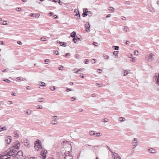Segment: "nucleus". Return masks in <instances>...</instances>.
Returning a JSON list of instances; mask_svg holds the SVG:
<instances>
[{
  "label": "nucleus",
  "mask_w": 159,
  "mask_h": 159,
  "mask_svg": "<svg viewBox=\"0 0 159 159\" xmlns=\"http://www.w3.org/2000/svg\"><path fill=\"white\" fill-rule=\"evenodd\" d=\"M17 150L14 148V147H11L7 150V152L9 156H12L13 155L16 154Z\"/></svg>",
  "instance_id": "obj_1"
},
{
  "label": "nucleus",
  "mask_w": 159,
  "mask_h": 159,
  "mask_svg": "<svg viewBox=\"0 0 159 159\" xmlns=\"http://www.w3.org/2000/svg\"><path fill=\"white\" fill-rule=\"evenodd\" d=\"M42 148L41 143L40 141L38 139V140L36 141L34 143V148L38 151L39 149L42 150Z\"/></svg>",
  "instance_id": "obj_2"
},
{
  "label": "nucleus",
  "mask_w": 159,
  "mask_h": 159,
  "mask_svg": "<svg viewBox=\"0 0 159 159\" xmlns=\"http://www.w3.org/2000/svg\"><path fill=\"white\" fill-rule=\"evenodd\" d=\"M7 150L5 151L3 155L0 156L1 159H10V157H8L9 155L7 154Z\"/></svg>",
  "instance_id": "obj_3"
},
{
  "label": "nucleus",
  "mask_w": 159,
  "mask_h": 159,
  "mask_svg": "<svg viewBox=\"0 0 159 159\" xmlns=\"http://www.w3.org/2000/svg\"><path fill=\"white\" fill-rule=\"evenodd\" d=\"M47 152V150H42L40 152V155L42 157V158L44 159L46 157V153Z\"/></svg>",
  "instance_id": "obj_4"
},
{
  "label": "nucleus",
  "mask_w": 159,
  "mask_h": 159,
  "mask_svg": "<svg viewBox=\"0 0 159 159\" xmlns=\"http://www.w3.org/2000/svg\"><path fill=\"white\" fill-rule=\"evenodd\" d=\"M11 140V136H8L6 139H5V142L7 143L6 145L7 144H10Z\"/></svg>",
  "instance_id": "obj_5"
},
{
  "label": "nucleus",
  "mask_w": 159,
  "mask_h": 159,
  "mask_svg": "<svg viewBox=\"0 0 159 159\" xmlns=\"http://www.w3.org/2000/svg\"><path fill=\"white\" fill-rule=\"evenodd\" d=\"M153 54H150L148 57V61H151L153 60L154 58L153 57Z\"/></svg>",
  "instance_id": "obj_6"
},
{
  "label": "nucleus",
  "mask_w": 159,
  "mask_h": 159,
  "mask_svg": "<svg viewBox=\"0 0 159 159\" xmlns=\"http://www.w3.org/2000/svg\"><path fill=\"white\" fill-rule=\"evenodd\" d=\"M86 28V29H87L88 30H86V31L87 32H89V28H90V25L87 22L85 24V26Z\"/></svg>",
  "instance_id": "obj_7"
},
{
  "label": "nucleus",
  "mask_w": 159,
  "mask_h": 159,
  "mask_svg": "<svg viewBox=\"0 0 159 159\" xmlns=\"http://www.w3.org/2000/svg\"><path fill=\"white\" fill-rule=\"evenodd\" d=\"M20 143H19L15 144L12 147H14V148H15L16 150H18L20 146Z\"/></svg>",
  "instance_id": "obj_8"
},
{
  "label": "nucleus",
  "mask_w": 159,
  "mask_h": 159,
  "mask_svg": "<svg viewBox=\"0 0 159 159\" xmlns=\"http://www.w3.org/2000/svg\"><path fill=\"white\" fill-rule=\"evenodd\" d=\"M129 73L128 70H123L122 72V74L124 76H125Z\"/></svg>",
  "instance_id": "obj_9"
},
{
  "label": "nucleus",
  "mask_w": 159,
  "mask_h": 159,
  "mask_svg": "<svg viewBox=\"0 0 159 159\" xmlns=\"http://www.w3.org/2000/svg\"><path fill=\"white\" fill-rule=\"evenodd\" d=\"M84 12L86 13H90V15H89V16H92V13L91 11H89L87 9V8H84Z\"/></svg>",
  "instance_id": "obj_10"
},
{
  "label": "nucleus",
  "mask_w": 159,
  "mask_h": 159,
  "mask_svg": "<svg viewBox=\"0 0 159 159\" xmlns=\"http://www.w3.org/2000/svg\"><path fill=\"white\" fill-rule=\"evenodd\" d=\"M72 156L70 155H66L64 157V159H72Z\"/></svg>",
  "instance_id": "obj_11"
},
{
  "label": "nucleus",
  "mask_w": 159,
  "mask_h": 159,
  "mask_svg": "<svg viewBox=\"0 0 159 159\" xmlns=\"http://www.w3.org/2000/svg\"><path fill=\"white\" fill-rule=\"evenodd\" d=\"M23 152L21 151H19L17 152V154H16V155L18 156H17L19 157L20 158V156H23Z\"/></svg>",
  "instance_id": "obj_12"
},
{
  "label": "nucleus",
  "mask_w": 159,
  "mask_h": 159,
  "mask_svg": "<svg viewBox=\"0 0 159 159\" xmlns=\"http://www.w3.org/2000/svg\"><path fill=\"white\" fill-rule=\"evenodd\" d=\"M155 150L153 148H151L148 149V152H149L150 153H155Z\"/></svg>",
  "instance_id": "obj_13"
},
{
  "label": "nucleus",
  "mask_w": 159,
  "mask_h": 159,
  "mask_svg": "<svg viewBox=\"0 0 159 159\" xmlns=\"http://www.w3.org/2000/svg\"><path fill=\"white\" fill-rule=\"evenodd\" d=\"M115 155H114V159H120L119 156H118V154L115 152H114Z\"/></svg>",
  "instance_id": "obj_14"
},
{
  "label": "nucleus",
  "mask_w": 159,
  "mask_h": 159,
  "mask_svg": "<svg viewBox=\"0 0 159 159\" xmlns=\"http://www.w3.org/2000/svg\"><path fill=\"white\" fill-rule=\"evenodd\" d=\"M59 44L61 46L66 47V43L65 42H59Z\"/></svg>",
  "instance_id": "obj_15"
},
{
  "label": "nucleus",
  "mask_w": 159,
  "mask_h": 159,
  "mask_svg": "<svg viewBox=\"0 0 159 159\" xmlns=\"http://www.w3.org/2000/svg\"><path fill=\"white\" fill-rule=\"evenodd\" d=\"M75 12L76 13L75 15V16H78V15L80 17V15L78 10H77V9H75Z\"/></svg>",
  "instance_id": "obj_16"
},
{
  "label": "nucleus",
  "mask_w": 159,
  "mask_h": 159,
  "mask_svg": "<svg viewBox=\"0 0 159 159\" xmlns=\"http://www.w3.org/2000/svg\"><path fill=\"white\" fill-rule=\"evenodd\" d=\"M76 33L74 32L73 31L70 34V36L74 38L75 37L76 35Z\"/></svg>",
  "instance_id": "obj_17"
},
{
  "label": "nucleus",
  "mask_w": 159,
  "mask_h": 159,
  "mask_svg": "<svg viewBox=\"0 0 159 159\" xmlns=\"http://www.w3.org/2000/svg\"><path fill=\"white\" fill-rule=\"evenodd\" d=\"M39 85H40L42 86H44L45 85V84L43 82H39Z\"/></svg>",
  "instance_id": "obj_18"
},
{
  "label": "nucleus",
  "mask_w": 159,
  "mask_h": 159,
  "mask_svg": "<svg viewBox=\"0 0 159 159\" xmlns=\"http://www.w3.org/2000/svg\"><path fill=\"white\" fill-rule=\"evenodd\" d=\"M51 123L52 125H56L57 124V122L56 120H52L51 122Z\"/></svg>",
  "instance_id": "obj_19"
},
{
  "label": "nucleus",
  "mask_w": 159,
  "mask_h": 159,
  "mask_svg": "<svg viewBox=\"0 0 159 159\" xmlns=\"http://www.w3.org/2000/svg\"><path fill=\"white\" fill-rule=\"evenodd\" d=\"M118 51H115L114 52H113V55L116 56V57H118Z\"/></svg>",
  "instance_id": "obj_20"
},
{
  "label": "nucleus",
  "mask_w": 159,
  "mask_h": 159,
  "mask_svg": "<svg viewBox=\"0 0 159 159\" xmlns=\"http://www.w3.org/2000/svg\"><path fill=\"white\" fill-rule=\"evenodd\" d=\"M112 48L115 50H118L119 48V47L117 46H112Z\"/></svg>",
  "instance_id": "obj_21"
},
{
  "label": "nucleus",
  "mask_w": 159,
  "mask_h": 159,
  "mask_svg": "<svg viewBox=\"0 0 159 159\" xmlns=\"http://www.w3.org/2000/svg\"><path fill=\"white\" fill-rule=\"evenodd\" d=\"M103 57L105 59H108L109 58V56L106 54H104L103 55Z\"/></svg>",
  "instance_id": "obj_22"
},
{
  "label": "nucleus",
  "mask_w": 159,
  "mask_h": 159,
  "mask_svg": "<svg viewBox=\"0 0 159 159\" xmlns=\"http://www.w3.org/2000/svg\"><path fill=\"white\" fill-rule=\"evenodd\" d=\"M31 110H28L26 112V114L27 115H30L31 113Z\"/></svg>",
  "instance_id": "obj_23"
},
{
  "label": "nucleus",
  "mask_w": 159,
  "mask_h": 159,
  "mask_svg": "<svg viewBox=\"0 0 159 159\" xmlns=\"http://www.w3.org/2000/svg\"><path fill=\"white\" fill-rule=\"evenodd\" d=\"M124 27V30L125 31H129V29L127 27L125 26Z\"/></svg>",
  "instance_id": "obj_24"
},
{
  "label": "nucleus",
  "mask_w": 159,
  "mask_h": 159,
  "mask_svg": "<svg viewBox=\"0 0 159 159\" xmlns=\"http://www.w3.org/2000/svg\"><path fill=\"white\" fill-rule=\"evenodd\" d=\"M88 15H89V14H87L86 13H85L84 12L82 14V16L83 17H85L86 16H87Z\"/></svg>",
  "instance_id": "obj_25"
},
{
  "label": "nucleus",
  "mask_w": 159,
  "mask_h": 159,
  "mask_svg": "<svg viewBox=\"0 0 159 159\" xmlns=\"http://www.w3.org/2000/svg\"><path fill=\"white\" fill-rule=\"evenodd\" d=\"M119 120L121 121H124V118L122 117H120L119 118Z\"/></svg>",
  "instance_id": "obj_26"
},
{
  "label": "nucleus",
  "mask_w": 159,
  "mask_h": 159,
  "mask_svg": "<svg viewBox=\"0 0 159 159\" xmlns=\"http://www.w3.org/2000/svg\"><path fill=\"white\" fill-rule=\"evenodd\" d=\"M109 8H110L109 9V10L111 11H114V10L115 9L114 8L112 7H110Z\"/></svg>",
  "instance_id": "obj_27"
},
{
  "label": "nucleus",
  "mask_w": 159,
  "mask_h": 159,
  "mask_svg": "<svg viewBox=\"0 0 159 159\" xmlns=\"http://www.w3.org/2000/svg\"><path fill=\"white\" fill-rule=\"evenodd\" d=\"M44 98H39L38 99V101L40 102H42L43 101V100H42Z\"/></svg>",
  "instance_id": "obj_28"
},
{
  "label": "nucleus",
  "mask_w": 159,
  "mask_h": 159,
  "mask_svg": "<svg viewBox=\"0 0 159 159\" xmlns=\"http://www.w3.org/2000/svg\"><path fill=\"white\" fill-rule=\"evenodd\" d=\"M89 134L91 135H93L95 134V133L94 132V131H91L89 132Z\"/></svg>",
  "instance_id": "obj_29"
},
{
  "label": "nucleus",
  "mask_w": 159,
  "mask_h": 159,
  "mask_svg": "<svg viewBox=\"0 0 159 159\" xmlns=\"http://www.w3.org/2000/svg\"><path fill=\"white\" fill-rule=\"evenodd\" d=\"M156 82L157 84H158L159 85V73L158 74V76Z\"/></svg>",
  "instance_id": "obj_30"
},
{
  "label": "nucleus",
  "mask_w": 159,
  "mask_h": 159,
  "mask_svg": "<svg viewBox=\"0 0 159 159\" xmlns=\"http://www.w3.org/2000/svg\"><path fill=\"white\" fill-rule=\"evenodd\" d=\"M6 22H7V21L6 20H3L2 21V24L3 25H7V23Z\"/></svg>",
  "instance_id": "obj_31"
},
{
  "label": "nucleus",
  "mask_w": 159,
  "mask_h": 159,
  "mask_svg": "<svg viewBox=\"0 0 159 159\" xmlns=\"http://www.w3.org/2000/svg\"><path fill=\"white\" fill-rule=\"evenodd\" d=\"M30 16L33 17H35L36 18V14L31 13V15H30Z\"/></svg>",
  "instance_id": "obj_32"
},
{
  "label": "nucleus",
  "mask_w": 159,
  "mask_h": 159,
  "mask_svg": "<svg viewBox=\"0 0 159 159\" xmlns=\"http://www.w3.org/2000/svg\"><path fill=\"white\" fill-rule=\"evenodd\" d=\"M77 39H76V38L75 37H74L73 39V41L75 43L77 42Z\"/></svg>",
  "instance_id": "obj_33"
},
{
  "label": "nucleus",
  "mask_w": 159,
  "mask_h": 159,
  "mask_svg": "<svg viewBox=\"0 0 159 159\" xmlns=\"http://www.w3.org/2000/svg\"><path fill=\"white\" fill-rule=\"evenodd\" d=\"M51 90L53 91L55 89L54 86L51 87L50 88Z\"/></svg>",
  "instance_id": "obj_34"
},
{
  "label": "nucleus",
  "mask_w": 159,
  "mask_h": 159,
  "mask_svg": "<svg viewBox=\"0 0 159 159\" xmlns=\"http://www.w3.org/2000/svg\"><path fill=\"white\" fill-rule=\"evenodd\" d=\"M73 71H74L75 73H78V69H74Z\"/></svg>",
  "instance_id": "obj_35"
},
{
  "label": "nucleus",
  "mask_w": 159,
  "mask_h": 159,
  "mask_svg": "<svg viewBox=\"0 0 159 159\" xmlns=\"http://www.w3.org/2000/svg\"><path fill=\"white\" fill-rule=\"evenodd\" d=\"M133 146L134 147H136L137 145V143L136 142H133Z\"/></svg>",
  "instance_id": "obj_36"
},
{
  "label": "nucleus",
  "mask_w": 159,
  "mask_h": 159,
  "mask_svg": "<svg viewBox=\"0 0 159 159\" xmlns=\"http://www.w3.org/2000/svg\"><path fill=\"white\" fill-rule=\"evenodd\" d=\"M138 51L135 50L134 51V54L135 55L137 56L138 55Z\"/></svg>",
  "instance_id": "obj_37"
},
{
  "label": "nucleus",
  "mask_w": 159,
  "mask_h": 159,
  "mask_svg": "<svg viewBox=\"0 0 159 159\" xmlns=\"http://www.w3.org/2000/svg\"><path fill=\"white\" fill-rule=\"evenodd\" d=\"M3 80L4 81H5V82H6L7 83H9L10 82V81L8 80V79H6V80Z\"/></svg>",
  "instance_id": "obj_38"
},
{
  "label": "nucleus",
  "mask_w": 159,
  "mask_h": 159,
  "mask_svg": "<svg viewBox=\"0 0 159 159\" xmlns=\"http://www.w3.org/2000/svg\"><path fill=\"white\" fill-rule=\"evenodd\" d=\"M128 56L129 58H132L133 56V55L131 53L128 54Z\"/></svg>",
  "instance_id": "obj_39"
},
{
  "label": "nucleus",
  "mask_w": 159,
  "mask_h": 159,
  "mask_svg": "<svg viewBox=\"0 0 159 159\" xmlns=\"http://www.w3.org/2000/svg\"><path fill=\"white\" fill-rule=\"evenodd\" d=\"M54 53L56 55H58L59 54V52L57 51H54Z\"/></svg>",
  "instance_id": "obj_40"
},
{
  "label": "nucleus",
  "mask_w": 159,
  "mask_h": 159,
  "mask_svg": "<svg viewBox=\"0 0 159 159\" xmlns=\"http://www.w3.org/2000/svg\"><path fill=\"white\" fill-rule=\"evenodd\" d=\"M1 129H2L1 130H6L7 129L6 127L4 126L2 128H1Z\"/></svg>",
  "instance_id": "obj_41"
},
{
  "label": "nucleus",
  "mask_w": 159,
  "mask_h": 159,
  "mask_svg": "<svg viewBox=\"0 0 159 159\" xmlns=\"http://www.w3.org/2000/svg\"><path fill=\"white\" fill-rule=\"evenodd\" d=\"M40 39L42 41H45L46 40V39L45 38H41Z\"/></svg>",
  "instance_id": "obj_42"
},
{
  "label": "nucleus",
  "mask_w": 159,
  "mask_h": 159,
  "mask_svg": "<svg viewBox=\"0 0 159 159\" xmlns=\"http://www.w3.org/2000/svg\"><path fill=\"white\" fill-rule=\"evenodd\" d=\"M72 90V89L70 88H67L66 90V91L67 92H69L70 91H71Z\"/></svg>",
  "instance_id": "obj_43"
},
{
  "label": "nucleus",
  "mask_w": 159,
  "mask_h": 159,
  "mask_svg": "<svg viewBox=\"0 0 159 159\" xmlns=\"http://www.w3.org/2000/svg\"><path fill=\"white\" fill-rule=\"evenodd\" d=\"M95 59H93L91 60V62L93 64L94 63H95Z\"/></svg>",
  "instance_id": "obj_44"
},
{
  "label": "nucleus",
  "mask_w": 159,
  "mask_h": 159,
  "mask_svg": "<svg viewBox=\"0 0 159 159\" xmlns=\"http://www.w3.org/2000/svg\"><path fill=\"white\" fill-rule=\"evenodd\" d=\"M149 9L151 12L153 11V9L152 8H152L150 7H149Z\"/></svg>",
  "instance_id": "obj_45"
},
{
  "label": "nucleus",
  "mask_w": 159,
  "mask_h": 159,
  "mask_svg": "<svg viewBox=\"0 0 159 159\" xmlns=\"http://www.w3.org/2000/svg\"><path fill=\"white\" fill-rule=\"evenodd\" d=\"M14 134L15 135H16V136H15V137H16V138H17L18 137V134H17V133L16 132H14Z\"/></svg>",
  "instance_id": "obj_46"
},
{
  "label": "nucleus",
  "mask_w": 159,
  "mask_h": 159,
  "mask_svg": "<svg viewBox=\"0 0 159 159\" xmlns=\"http://www.w3.org/2000/svg\"><path fill=\"white\" fill-rule=\"evenodd\" d=\"M49 60L48 59H46L45 61V62L46 64H48V61Z\"/></svg>",
  "instance_id": "obj_47"
},
{
  "label": "nucleus",
  "mask_w": 159,
  "mask_h": 159,
  "mask_svg": "<svg viewBox=\"0 0 159 159\" xmlns=\"http://www.w3.org/2000/svg\"><path fill=\"white\" fill-rule=\"evenodd\" d=\"M107 120V119H103V122H106L108 121Z\"/></svg>",
  "instance_id": "obj_48"
},
{
  "label": "nucleus",
  "mask_w": 159,
  "mask_h": 159,
  "mask_svg": "<svg viewBox=\"0 0 159 159\" xmlns=\"http://www.w3.org/2000/svg\"><path fill=\"white\" fill-rule=\"evenodd\" d=\"M42 108V106H38V109H41Z\"/></svg>",
  "instance_id": "obj_49"
},
{
  "label": "nucleus",
  "mask_w": 159,
  "mask_h": 159,
  "mask_svg": "<svg viewBox=\"0 0 159 159\" xmlns=\"http://www.w3.org/2000/svg\"><path fill=\"white\" fill-rule=\"evenodd\" d=\"M89 61L88 59H86V61L85 62V64H88L89 63Z\"/></svg>",
  "instance_id": "obj_50"
},
{
  "label": "nucleus",
  "mask_w": 159,
  "mask_h": 159,
  "mask_svg": "<svg viewBox=\"0 0 159 159\" xmlns=\"http://www.w3.org/2000/svg\"><path fill=\"white\" fill-rule=\"evenodd\" d=\"M93 45L95 46H97V45L98 44V43H96V42H93Z\"/></svg>",
  "instance_id": "obj_51"
},
{
  "label": "nucleus",
  "mask_w": 159,
  "mask_h": 159,
  "mask_svg": "<svg viewBox=\"0 0 159 159\" xmlns=\"http://www.w3.org/2000/svg\"><path fill=\"white\" fill-rule=\"evenodd\" d=\"M21 77H18L16 78V79L18 80L21 81Z\"/></svg>",
  "instance_id": "obj_52"
},
{
  "label": "nucleus",
  "mask_w": 159,
  "mask_h": 159,
  "mask_svg": "<svg viewBox=\"0 0 159 159\" xmlns=\"http://www.w3.org/2000/svg\"><path fill=\"white\" fill-rule=\"evenodd\" d=\"M100 134V133H98L96 134V136L98 137V136H100V135H99Z\"/></svg>",
  "instance_id": "obj_53"
},
{
  "label": "nucleus",
  "mask_w": 159,
  "mask_h": 159,
  "mask_svg": "<svg viewBox=\"0 0 159 159\" xmlns=\"http://www.w3.org/2000/svg\"><path fill=\"white\" fill-rule=\"evenodd\" d=\"M17 43L19 45H21L22 44V43L20 41H18L17 42Z\"/></svg>",
  "instance_id": "obj_54"
},
{
  "label": "nucleus",
  "mask_w": 159,
  "mask_h": 159,
  "mask_svg": "<svg viewBox=\"0 0 159 159\" xmlns=\"http://www.w3.org/2000/svg\"><path fill=\"white\" fill-rule=\"evenodd\" d=\"M59 1L58 2V3L61 5L62 4L63 2H61L60 0H58Z\"/></svg>",
  "instance_id": "obj_55"
},
{
  "label": "nucleus",
  "mask_w": 159,
  "mask_h": 159,
  "mask_svg": "<svg viewBox=\"0 0 159 159\" xmlns=\"http://www.w3.org/2000/svg\"><path fill=\"white\" fill-rule=\"evenodd\" d=\"M111 16V14H109L107 15V16H106V18H108L110 17Z\"/></svg>",
  "instance_id": "obj_56"
},
{
  "label": "nucleus",
  "mask_w": 159,
  "mask_h": 159,
  "mask_svg": "<svg viewBox=\"0 0 159 159\" xmlns=\"http://www.w3.org/2000/svg\"><path fill=\"white\" fill-rule=\"evenodd\" d=\"M125 43L126 44H129L130 43V42L128 41H126V42Z\"/></svg>",
  "instance_id": "obj_57"
},
{
  "label": "nucleus",
  "mask_w": 159,
  "mask_h": 159,
  "mask_svg": "<svg viewBox=\"0 0 159 159\" xmlns=\"http://www.w3.org/2000/svg\"><path fill=\"white\" fill-rule=\"evenodd\" d=\"M64 67L62 66H61V67H60L59 68V70H61L62 69V68H63Z\"/></svg>",
  "instance_id": "obj_58"
},
{
  "label": "nucleus",
  "mask_w": 159,
  "mask_h": 159,
  "mask_svg": "<svg viewBox=\"0 0 159 159\" xmlns=\"http://www.w3.org/2000/svg\"><path fill=\"white\" fill-rule=\"evenodd\" d=\"M57 17H58L56 15H54L53 16V18L55 19L57 18Z\"/></svg>",
  "instance_id": "obj_59"
},
{
  "label": "nucleus",
  "mask_w": 159,
  "mask_h": 159,
  "mask_svg": "<svg viewBox=\"0 0 159 159\" xmlns=\"http://www.w3.org/2000/svg\"><path fill=\"white\" fill-rule=\"evenodd\" d=\"M121 19L123 20H125L126 19V18L124 16H122Z\"/></svg>",
  "instance_id": "obj_60"
},
{
  "label": "nucleus",
  "mask_w": 159,
  "mask_h": 159,
  "mask_svg": "<svg viewBox=\"0 0 159 159\" xmlns=\"http://www.w3.org/2000/svg\"><path fill=\"white\" fill-rule=\"evenodd\" d=\"M12 103V101H9L8 102V104H11Z\"/></svg>",
  "instance_id": "obj_61"
},
{
  "label": "nucleus",
  "mask_w": 159,
  "mask_h": 159,
  "mask_svg": "<svg viewBox=\"0 0 159 159\" xmlns=\"http://www.w3.org/2000/svg\"><path fill=\"white\" fill-rule=\"evenodd\" d=\"M107 147L108 148V149H109V150L112 153V151L111 150V149L110 148L107 146Z\"/></svg>",
  "instance_id": "obj_62"
},
{
  "label": "nucleus",
  "mask_w": 159,
  "mask_h": 159,
  "mask_svg": "<svg viewBox=\"0 0 159 159\" xmlns=\"http://www.w3.org/2000/svg\"><path fill=\"white\" fill-rule=\"evenodd\" d=\"M79 111L80 112H82L83 111V109L81 108L79 109Z\"/></svg>",
  "instance_id": "obj_63"
},
{
  "label": "nucleus",
  "mask_w": 159,
  "mask_h": 159,
  "mask_svg": "<svg viewBox=\"0 0 159 159\" xmlns=\"http://www.w3.org/2000/svg\"><path fill=\"white\" fill-rule=\"evenodd\" d=\"M35 158V157H31L29 158L28 159H34Z\"/></svg>",
  "instance_id": "obj_64"
}]
</instances>
